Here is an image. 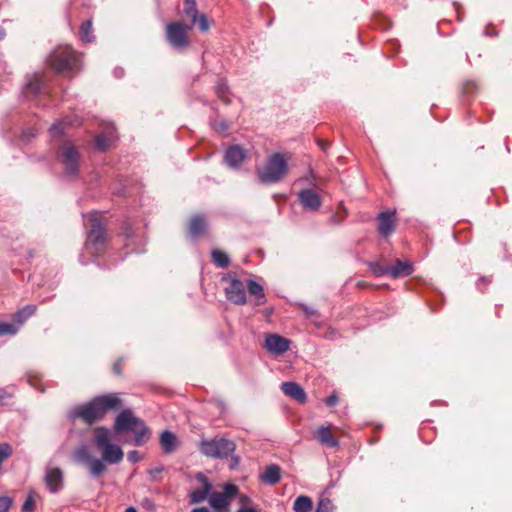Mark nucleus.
<instances>
[{
    "instance_id": "1",
    "label": "nucleus",
    "mask_w": 512,
    "mask_h": 512,
    "mask_svg": "<svg viewBox=\"0 0 512 512\" xmlns=\"http://www.w3.org/2000/svg\"><path fill=\"white\" fill-rule=\"evenodd\" d=\"M122 400L117 393H110L93 398L90 402L76 406L70 411L72 419L80 418L87 424L102 419L108 412L118 409Z\"/></svg>"
},
{
    "instance_id": "2",
    "label": "nucleus",
    "mask_w": 512,
    "mask_h": 512,
    "mask_svg": "<svg viewBox=\"0 0 512 512\" xmlns=\"http://www.w3.org/2000/svg\"><path fill=\"white\" fill-rule=\"evenodd\" d=\"M93 442L101 452L103 463L118 464L123 460L124 453L120 446L112 443V434L106 427L94 429Z\"/></svg>"
},
{
    "instance_id": "3",
    "label": "nucleus",
    "mask_w": 512,
    "mask_h": 512,
    "mask_svg": "<svg viewBox=\"0 0 512 512\" xmlns=\"http://www.w3.org/2000/svg\"><path fill=\"white\" fill-rule=\"evenodd\" d=\"M102 217L99 212H91L84 216L85 225L90 227L85 246L90 253L96 255L104 251L106 239Z\"/></svg>"
},
{
    "instance_id": "4",
    "label": "nucleus",
    "mask_w": 512,
    "mask_h": 512,
    "mask_svg": "<svg viewBox=\"0 0 512 512\" xmlns=\"http://www.w3.org/2000/svg\"><path fill=\"white\" fill-rule=\"evenodd\" d=\"M288 172V163L285 156L281 153L272 154L265 165L256 170L258 179L261 183L271 184L281 181Z\"/></svg>"
},
{
    "instance_id": "5",
    "label": "nucleus",
    "mask_w": 512,
    "mask_h": 512,
    "mask_svg": "<svg viewBox=\"0 0 512 512\" xmlns=\"http://www.w3.org/2000/svg\"><path fill=\"white\" fill-rule=\"evenodd\" d=\"M48 61L56 72H72L78 69L80 56L71 47L61 46L50 54Z\"/></svg>"
},
{
    "instance_id": "6",
    "label": "nucleus",
    "mask_w": 512,
    "mask_h": 512,
    "mask_svg": "<svg viewBox=\"0 0 512 512\" xmlns=\"http://www.w3.org/2000/svg\"><path fill=\"white\" fill-rule=\"evenodd\" d=\"M236 449V445L232 440L223 437H214L211 439H203L199 443L200 452L210 458H227Z\"/></svg>"
},
{
    "instance_id": "7",
    "label": "nucleus",
    "mask_w": 512,
    "mask_h": 512,
    "mask_svg": "<svg viewBox=\"0 0 512 512\" xmlns=\"http://www.w3.org/2000/svg\"><path fill=\"white\" fill-rule=\"evenodd\" d=\"M80 153L71 141H64L57 152V160L62 164L64 173L74 177L78 173Z\"/></svg>"
},
{
    "instance_id": "8",
    "label": "nucleus",
    "mask_w": 512,
    "mask_h": 512,
    "mask_svg": "<svg viewBox=\"0 0 512 512\" xmlns=\"http://www.w3.org/2000/svg\"><path fill=\"white\" fill-rule=\"evenodd\" d=\"M192 25H185L180 21L168 23L166 25V38L169 44L177 50H183L190 45L189 31Z\"/></svg>"
},
{
    "instance_id": "9",
    "label": "nucleus",
    "mask_w": 512,
    "mask_h": 512,
    "mask_svg": "<svg viewBox=\"0 0 512 512\" xmlns=\"http://www.w3.org/2000/svg\"><path fill=\"white\" fill-rule=\"evenodd\" d=\"M74 455L78 462L88 464L90 474L95 478L101 476L107 469L106 464L100 459L92 457L84 446L78 448Z\"/></svg>"
},
{
    "instance_id": "10",
    "label": "nucleus",
    "mask_w": 512,
    "mask_h": 512,
    "mask_svg": "<svg viewBox=\"0 0 512 512\" xmlns=\"http://www.w3.org/2000/svg\"><path fill=\"white\" fill-rule=\"evenodd\" d=\"M225 294L228 300L237 305L246 303V286L238 279H231L229 285L225 288Z\"/></svg>"
},
{
    "instance_id": "11",
    "label": "nucleus",
    "mask_w": 512,
    "mask_h": 512,
    "mask_svg": "<svg viewBox=\"0 0 512 512\" xmlns=\"http://www.w3.org/2000/svg\"><path fill=\"white\" fill-rule=\"evenodd\" d=\"M264 347L272 354L281 355L289 350L290 340L278 334H270L265 338Z\"/></svg>"
},
{
    "instance_id": "12",
    "label": "nucleus",
    "mask_w": 512,
    "mask_h": 512,
    "mask_svg": "<svg viewBox=\"0 0 512 512\" xmlns=\"http://www.w3.org/2000/svg\"><path fill=\"white\" fill-rule=\"evenodd\" d=\"M298 200L301 205L310 211H317L321 204V196L313 189H303L297 193Z\"/></svg>"
},
{
    "instance_id": "13",
    "label": "nucleus",
    "mask_w": 512,
    "mask_h": 512,
    "mask_svg": "<svg viewBox=\"0 0 512 512\" xmlns=\"http://www.w3.org/2000/svg\"><path fill=\"white\" fill-rule=\"evenodd\" d=\"M378 232L388 237L392 234L396 226V214L394 211H383L377 216Z\"/></svg>"
},
{
    "instance_id": "14",
    "label": "nucleus",
    "mask_w": 512,
    "mask_h": 512,
    "mask_svg": "<svg viewBox=\"0 0 512 512\" xmlns=\"http://www.w3.org/2000/svg\"><path fill=\"white\" fill-rule=\"evenodd\" d=\"M196 479L199 480L203 487L201 489H195L190 493V503L197 504L205 501L211 494L212 485L208 478L203 473H198Z\"/></svg>"
},
{
    "instance_id": "15",
    "label": "nucleus",
    "mask_w": 512,
    "mask_h": 512,
    "mask_svg": "<svg viewBox=\"0 0 512 512\" xmlns=\"http://www.w3.org/2000/svg\"><path fill=\"white\" fill-rule=\"evenodd\" d=\"M137 417H135L131 410H123L121 413L118 414L115 420L114 424V430L115 432H125L129 431L130 428H133L135 424L138 422Z\"/></svg>"
},
{
    "instance_id": "16",
    "label": "nucleus",
    "mask_w": 512,
    "mask_h": 512,
    "mask_svg": "<svg viewBox=\"0 0 512 512\" xmlns=\"http://www.w3.org/2000/svg\"><path fill=\"white\" fill-rule=\"evenodd\" d=\"M45 483L50 492H58L63 485V473L60 468L48 467L45 474Z\"/></svg>"
},
{
    "instance_id": "17",
    "label": "nucleus",
    "mask_w": 512,
    "mask_h": 512,
    "mask_svg": "<svg viewBox=\"0 0 512 512\" xmlns=\"http://www.w3.org/2000/svg\"><path fill=\"white\" fill-rule=\"evenodd\" d=\"M283 393L292 399L304 404L307 400V395L304 389L296 382H283L281 384Z\"/></svg>"
},
{
    "instance_id": "18",
    "label": "nucleus",
    "mask_w": 512,
    "mask_h": 512,
    "mask_svg": "<svg viewBox=\"0 0 512 512\" xmlns=\"http://www.w3.org/2000/svg\"><path fill=\"white\" fill-rule=\"evenodd\" d=\"M315 438L327 447H337L339 445L338 439L333 435L331 426H320L314 433Z\"/></svg>"
},
{
    "instance_id": "19",
    "label": "nucleus",
    "mask_w": 512,
    "mask_h": 512,
    "mask_svg": "<svg viewBox=\"0 0 512 512\" xmlns=\"http://www.w3.org/2000/svg\"><path fill=\"white\" fill-rule=\"evenodd\" d=\"M246 157V151L239 145L228 148L225 153V161L230 167H238Z\"/></svg>"
},
{
    "instance_id": "20",
    "label": "nucleus",
    "mask_w": 512,
    "mask_h": 512,
    "mask_svg": "<svg viewBox=\"0 0 512 512\" xmlns=\"http://www.w3.org/2000/svg\"><path fill=\"white\" fill-rule=\"evenodd\" d=\"M413 272V266L411 262L396 260L393 265H389V276L396 279L399 277H405Z\"/></svg>"
},
{
    "instance_id": "21",
    "label": "nucleus",
    "mask_w": 512,
    "mask_h": 512,
    "mask_svg": "<svg viewBox=\"0 0 512 512\" xmlns=\"http://www.w3.org/2000/svg\"><path fill=\"white\" fill-rule=\"evenodd\" d=\"M80 124H81V120L77 116H73L72 118H66L58 123H55L50 129V133H51L52 137H54V138L60 137L63 134H65V129L68 125L78 126Z\"/></svg>"
},
{
    "instance_id": "22",
    "label": "nucleus",
    "mask_w": 512,
    "mask_h": 512,
    "mask_svg": "<svg viewBox=\"0 0 512 512\" xmlns=\"http://www.w3.org/2000/svg\"><path fill=\"white\" fill-rule=\"evenodd\" d=\"M281 478V469L276 464H271L266 467L265 471L261 474L260 479L263 483L268 485H275Z\"/></svg>"
},
{
    "instance_id": "23",
    "label": "nucleus",
    "mask_w": 512,
    "mask_h": 512,
    "mask_svg": "<svg viewBox=\"0 0 512 512\" xmlns=\"http://www.w3.org/2000/svg\"><path fill=\"white\" fill-rule=\"evenodd\" d=\"M207 229V222L202 215H195L191 218L189 223V234L192 237L202 235Z\"/></svg>"
},
{
    "instance_id": "24",
    "label": "nucleus",
    "mask_w": 512,
    "mask_h": 512,
    "mask_svg": "<svg viewBox=\"0 0 512 512\" xmlns=\"http://www.w3.org/2000/svg\"><path fill=\"white\" fill-rule=\"evenodd\" d=\"M209 504L216 512H227L230 501L219 492H211Z\"/></svg>"
},
{
    "instance_id": "25",
    "label": "nucleus",
    "mask_w": 512,
    "mask_h": 512,
    "mask_svg": "<svg viewBox=\"0 0 512 512\" xmlns=\"http://www.w3.org/2000/svg\"><path fill=\"white\" fill-rule=\"evenodd\" d=\"M160 443L165 453H171L177 447V437L170 431H164L161 434Z\"/></svg>"
},
{
    "instance_id": "26",
    "label": "nucleus",
    "mask_w": 512,
    "mask_h": 512,
    "mask_svg": "<svg viewBox=\"0 0 512 512\" xmlns=\"http://www.w3.org/2000/svg\"><path fill=\"white\" fill-rule=\"evenodd\" d=\"M43 86V78L41 75L34 74L28 78L24 91L26 94H38Z\"/></svg>"
},
{
    "instance_id": "27",
    "label": "nucleus",
    "mask_w": 512,
    "mask_h": 512,
    "mask_svg": "<svg viewBox=\"0 0 512 512\" xmlns=\"http://www.w3.org/2000/svg\"><path fill=\"white\" fill-rule=\"evenodd\" d=\"M129 431H132L135 434L136 445L140 446L146 442L148 428L141 419H138L137 424H135L133 428H130Z\"/></svg>"
},
{
    "instance_id": "28",
    "label": "nucleus",
    "mask_w": 512,
    "mask_h": 512,
    "mask_svg": "<svg viewBox=\"0 0 512 512\" xmlns=\"http://www.w3.org/2000/svg\"><path fill=\"white\" fill-rule=\"evenodd\" d=\"M36 311V306L27 305L17 311L13 317L14 322L20 327L28 318H30Z\"/></svg>"
},
{
    "instance_id": "29",
    "label": "nucleus",
    "mask_w": 512,
    "mask_h": 512,
    "mask_svg": "<svg viewBox=\"0 0 512 512\" xmlns=\"http://www.w3.org/2000/svg\"><path fill=\"white\" fill-rule=\"evenodd\" d=\"M115 138L116 137L112 130L107 134H99L95 137V145L99 150L105 151L110 147Z\"/></svg>"
},
{
    "instance_id": "30",
    "label": "nucleus",
    "mask_w": 512,
    "mask_h": 512,
    "mask_svg": "<svg viewBox=\"0 0 512 512\" xmlns=\"http://www.w3.org/2000/svg\"><path fill=\"white\" fill-rule=\"evenodd\" d=\"M312 500L308 496H299L295 499L293 504V510L295 512H311L312 510Z\"/></svg>"
},
{
    "instance_id": "31",
    "label": "nucleus",
    "mask_w": 512,
    "mask_h": 512,
    "mask_svg": "<svg viewBox=\"0 0 512 512\" xmlns=\"http://www.w3.org/2000/svg\"><path fill=\"white\" fill-rule=\"evenodd\" d=\"M183 12L186 16H188L191 20V24H195V17H197L200 13L197 10L196 1L195 0H184V8Z\"/></svg>"
},
{
    "instance_id": "32",
    "label": "nucleus",
    "mask_w": 512,
    "mask_h": 512,
    "mask_svg": "<svg viewBox=\"0 0 512 512\" xmlns=\"http://www.w3.org/2000/svg\"><path fill=\"white\" fill-rule=\"evenodd\" d=\"M80 38L83 42L89 43L94 39L92 22L87 20L81 24L80 27Z\"/></svg>"
},
{
    "instance_id": "33",
    "label": "nucleus",
    "mask_w": 512,
    "mask_h": 512,
    "mask_svg": "<svg viewBox=\"0 0 512 512\" xmlns=\"http://www.w3.org/2000/svg\"><path fill=\"white\" fill-rule=\"evenodd\" d=\"M212 259L214 263L221 268L228 267L230 263L228 255L221 250H213Z\"/></svg>"
},
{
    "instance_id": "34",
    "label": "nucleus",
    "mask_w": 512,
    "mask_h": 512,
    "mask_svg": "<svg viewBox=\"0 0 512 512\" xmlns=\"http://www.w3.org/2000/svg\"><path fill=\"white\" fill-rule=\"evenodd\" d=\"M216 94L218 98L225 104L230 103L229 89L224 81H219L216 86Z\"/></svg>"
},
{
    "instance_id": "35",
    "label": "nucleus",
    "mask_w": 512,
    "mask_h": 512,
    "mask_svg": "<svg viewBox=\"0 0 512 512\" xmlns=\"http://www.w3.org/2000/svg\"><path fill=\"white\" fill-rule=\"evenodd\" d=\"M19 330L18 325L15 322L7 323L0 322V336L4 335H15Z\"/></svg>"
},
{
    "instance_id": "36",
    "label": "nucleus",
    "mask_w": 512,
    "mask_h": 512,
    "mask_svg": "<svg viewBox=\"0 0 512 512\" xmlns=\"http://www.w3.org/2000/svg\"><path fill=\"white\" fill-rule=\"evenodd\" d=\"M198 25V28L201 32L206 33L210 29V24L207 16L205 14H199L197 17H195V24Z\"/></svg>"
},
{
    "instance_id": "37",
    "label": "nucleus",
    "mask_w": 512,
    "mask_h": 512,
    "mask_svg": "<svg viewBox=\"0 0 512 512\" xmlns=\"http://www.w3.org/2000/svg\"><path fill=\"white\" fill-rule=\"evenodd\" d=\"M316 510L318 512H333L334 505L330 499L322 498L319 500Z\"/></svg>"
},
{
    "instance_id": "38",
    "label": "nucleus",
    "mask_w": 512,
    "mask_h": 512,
    "mask_svg": "<svg viewBox=\"0 0 512 512\" xmlns=\"http://www.w3.org/2000/svg\"><path fill=\"white\" fill-rule=\"evenodd\" d=\"M247 289L251 295L263 297V288L260 284L253 280H249L247 284Z\"/></svg>"
},
{
    "instance_id": "39",
    "label": "nucleus",
    "mask_w": 512,
    "mask_h": 512,
    "mask_svg": "<svg viewBox=\"0 0 512 512\" xmlns=\"http://www.w3.org/2000/svg\"><path fill=\"white\" fill-rule=\"evenodd\" d=\"M238 487L234 484L228 483L223 487V492L221 493L227 500L231 501V499L237 494Z\"/></svg>"
},
{
    "instance_id": "40",
    "label": "nucleus",
    "mask_w": 512,
    "mask_h": 512,
    "mask_svg": "<svg viewBox=\"0 0 512 512\" xmlns=\"http://www.w3.org/2000/svg\"><path fill=\"white\" fill-rule=\"evenodd\" d=\"M371 269L373 273L377 276L389 275V265L374 263L371 264Z\"/></svg>"
},
{
    "instance_id": "41",
    "label": "nucleus",
    "mask_w": 512,
    "mask_h": 512,
    "mask_svg": "<svg viewBox=\"0 0 512 512\" xmlns=\"http://www.w3.org/2000/svg\"><path fill=\"white\" fill-rule=\"evenodd\" d=\"M35 509V499L33 494H29L27 499L25 500L22 511L23 512H33Z\"/></svg>"
},
{
    "instance_id": "42",
    "label": "nucleus",
    "mask_w": 512,
    "mask_h": 512,
    "mask_svg": "<svg viewBox=\"0 0 512 512\" xmlns=\"http://www.w3.org/2000/svg\"><path fill=\"white\" fill-rule=\"evenodd\" d=\"M213 128L220 133H224L229 129L227 122L224 119H216L213 122Z\"/></svg>"
},
{
    "instance_id": "43",
    "label": "nucleus",
    "mask_w": 512,
    "mask_h": 512,
    "mask_svg": "<svg viewBox=\"0 0 512 512\" xmlns=\"http://www.w3.org/2000/svg\"><path fill=\"white\" fill-rule=\"evenodd\" d=\"M12 505V499L7 496L0 497V512H7Z\"/></svg>"
},
{
    "instance_id": "44",
    "label": "nucleus",
    "mask_w": 512,
    "mask_h": 512,
    "mask_svg": "<svg viewBox=\"0 0 512 512\" xmlns=\"http://www.w3.org/2000/svg\"><path fill=\"white\" fill-rule=\"evenodd\" d=\"M127 458L130 462L136 463L140 461L142 457L138 451L133 450L128 453Z\"/></svg>"
},
{
    "instance_id": "45",
    "label": "nucleus",
    "mask_w": 512,
    "mask_h": 512,
    "mask_svg": "<svg viewBox=\"0 0 512 512\" xmlns=\"http://www.w3.org/2000/svg\"><path fill=\"white\" fill-rule=\"evenodd\" d=\"M325 403L329 407L335 406L338 403V396L335 393L331 394L325 399Z\"/></svg>"
},
{
    "instance_id": "46",
    "label": "nucleus",
    "mask_w": 512,
    "mask_h": 512,
    "mask_svg": "<svg viewBox=\"0 0 512 512\" xmlns=\"http://www.w3.org/2000/svg\"><path fill=\"white\" fill-rule=\"evenodd\" d=\"M239 502L241 504V507H248V505L251 503V499L246 495H241L239 498Z\"/></svg>"
},
{
    "instance_id": "47",
    "label": "nucleus",
    "mask_w": 512,
    "mask_h": 512,
    "mask_svg": "<svg viewBox=\"0 0 512 512\" xmlns=\"http://www.w3.org/2000/svg\"><path fill=\"white\" fill-rule=\"evenodd\" d=\"M11 394L5 389H0V402L3 403L6 399L10 398Z\"/></svg>"
},
{
    "instance_id": "48",
    "label": "nucleus",
    "mask_w": 512,
    "mask_h": 512,
    "mask_svg": "<svg viewBox=\"0 0 512 512\" xmlns=\"http://www.w3.org/2000/svg\"><path fill=\"white\" fill-rule=\"evenodd\" d=\"M237 512H257L253 507H241Z\"/></svg>"
},
{
    "instance_id": "49",
    "label": "nucleus",
    "mask_w": 512,
    "mask_h": 512,
    "mask_svg": "<svg viewBox=\"0 0 512 512\" xmlns=\"http://www.w3.org/2000/svg\"><path fill=\"white\" fill-rule=\"evenodd\" d=\"M143 506L146 507V508H149V509L154 507L153 503L149 499H144L143 500Z\"/></svg>"
},
{
    "instance_id": "50",
    "label": "nucleus",
    "mask_w": 512,
    "mask_h": 512,
    "mask_svg": "<svg viewBox=\"0 0 512 512\" xmlns=\"http://www.w3.org/2000/svg\"><path fill=\"white\" fill-rule=\"evenodd\" d=\"M191 512H210L206 507L194 508Z\"/></svg>"
},
{
    "instance_id": "51",
    "label": "nucleus",
    "mask_w": 512,
    "mask_h": 512,
    "mask_svg": "<svg viewBox=\"0 0 512 512\" xmlns=\"http://www.w3.org/2000/svg\"><path fill=\"white\" fill-rule=\"evenodd\" d=\"M114 73L117 77H121L123 75V70L121 68H117L114 70Z\"/></svg>"
},
{
    "instance_id": "52",
    "label": "nucleus",
    "mask_w": 512,
    "mask_h": 512,
    "mask_svg": "<svg viewBox=\"0 0 512 512\" xmlns=\"http://www.w3.org/2000/svg\"><path fill=\"white\" fill-rule=\"evenodd\" d=\"M238 463H239V459L237 457H233L231 467L237 466Z\"/></svg>"
},
{
    "instance_id": "53",
    "label": "nucleus",
    "mask_w": 512,
    "mask_h": 512,
    "mask_svg": "<svg viewBox=\"0 0 512 512\" xmlns=\"http://www.w3.org/2000/svg\"><path fill=\"white\" fill-rule=\"evenodd\" d=\"M114 371L117 373V374H120V364L117 362L115 365H114Z\"/></svg>"
},
{
    "instance_id": "54",
    "label": "nucleus",
    "mask_w": 512,
    "mask_h": 512,
    "mask_svg": "<svg viewBox=\"0 0 512 512\" xmlns=\"http://www.w3.org/2000/svg\"><path fill=\"white\" fill-rule=\"evenodd\" d=\"M125 512H137V510L134 507H128Z\"/></svg>"
},
{
    "instance_id": "55",
    "label": "nucleus",
    "mask_w": 512,
    "mask_h": 512,
    "mask_svg": "<svg viewBox=\"0 0 512 512\" xmlns=\"http://www.w3.org/2000/svg\"><path fill=\"white\" fill-rule=\"evenodd\" d=\"M5 36V32L3 29L0 28V40L3 39Z\"/></svg>"
},
{
    "instance_id": "56",
    "label": "nucleus",
    "mask_w": 512,
    "mask_h": 512,
    "mask_svg": "<svg viewBox=\"0 0 512 512\" xmlns=\"http://www.w3.org/2000/svg\"><path fill=\"white\" fill-rule=\"evenodd\" d=\"M315 512H318L317 510H315Z\"/></svg>"
}]
</instances>
